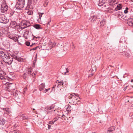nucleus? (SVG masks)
<instances>
[{"label":"nucleus","instance_id":"20","mask_svg":"<svg viewBox=\"0 0 133 133\" xmlns=\"http://www.w3.org/2000/svg\"><path fill=\"white\" fill-rule=\"evenodd\" d=\"M122 8V4H119L117 5L116 7L115 8V10L116 11H117L121 9Z\"/></svg>","mask_w":133,"mask_h":133},{"label":"nucleus","instance_id":"9","mask_svg":"<svg viewBox=\"0 0 133 133\" xmlns=\"http://www.w3.org/2000/svg\"><path fill=\"white\" fill-rule=\"evenodd\" d=\"M61 72L63 75H66V73L68 72L69 69L67 68L62 67L60 69Z\"/></svg>","mask_w":133,"mask_h":133},{"label":"nucleus","instance_id":"22","mask_svg":"<svg viewBox=\"0 0 133 133\" xmlns=\"http://www.w3.org/2000/svg\"><path fill=\"white\" fill-rule=\"evenodd\" d=\"M5 122V120L4 118H3L0 120V126L3 125Z\"/></svg>","mask_w":133,"mask_h":133},{"label":"nucleus","instance_id":"44","mask_svg":"<svg viewBox=\"0 0 133 133\" xmlns=\"http://www.w3.org/2000/svg\"><path fill=\"white\" fill-rule=\"evenodd\" d=\"M12 133H19V132L17 130H14L12 131Z\"/></svg>","mask_w":133,"mask_h":133},{"label":"nucleus","instance_id":"8","mask_svg":"<svg viewBox=\"0 0 133 133\" xmlns=\"http://www.w3.org/2000/svg\"><path fill=\"white\" fill-rule=\"evenodd\" d=\"M97 18V16L94 14H91L89 19V21L91 23L95 21Z\"/></svg>","mask_w":133,"mask_h":133},{"label":"nucleus","instance_id":"13","mask_svg":"<svg viewBox=\"0 0 133 133\" xmlns=\"http://www.w3.org/2000/svg\"><path fill=\"white\" fill-rule=\"evenodd\" d=\"M107 0H99V3L98 4L99 6H102L103 4H105Z\"/></svg>","mask_w":133,"mask_h":133},{"label":"nucleus","instance_id":"55","mask_svg":"<svg viewBox=\"0 0 133 133\" xmlns=\"http://www.w3.org/2000/svg\"><path fill=\"white\" fill-rule=\"evenodd\" d=\"M29 26V25H28V26H24V27H23V29H25V28H27V27H28V26Z\"/></svg>","mask_w":133,"mask_h":133},{"label":"nucleus","instance_id":"40","mask_svg":"<svg viewBox=\"0 0 133 133\" xmlns=\"http://www.w3.org/2000/svg\"><path fill=\"white\" fill-rule=\"evenodd\" d=\"M17 64L16 63H15V65H12L11 66L12 67V68H15L16 67V66H17Z\"/></svg>","mask_w":133,"mask_h":133},{"label":"nucleus","instance_id":"28","mask_svg":"<svg viewBox=\"0 0 133 133\" xmlns=\"http://www.w3.org/2000/svg\"><path fill=\"white\" fill-rule=\"evenodd\" d=\"M34 27L36 29H41L40 25L39 24H35L34 25Z\"/></svg>","mask_w":133,"mask_h":133},{"label":"nucleus","instance_id":"50","mask_svg":"<svg viewBox=\"0 0 133 133\" xmlns=\"http://www.w3.org/2000/svg\"><path fill=\"white\" fill-rule=\"evenodd\" d=\"M3 33L2 32L0 31V38L1 37V36L3 35Z\"/></svg>","mask_w":133,"mask_h":133},{"label":"nucleus","instance_id":"56","mask_svg":"<svg viewBox=\"0 0 133 133\" xmlns=\"http://www.w3.org/2000/svg\"><path fill=\"white\" fill-rule=\"evenodd\" d=\"M35 44V43H32V44L31 45H30V47H31V46H32V45H33L34 44Z\"/></svg>","mask_w":133,"mask_h":133},{"label":"nucleus","instance_id":"53","mask_svg":"<svg viewBox=\"0 0 133 133\" xmlns=\"http://www.w3.org/2000/svg\"><path fill=\"white\" fill-rule=\"evenodd\" d=\"M93 69H91L90 70H89V71H90V72H92L93 71Z\"/></svg>","mask_w":133,"mask_h":133},{"label":"nucleus","instance_id":"21","mask_svg":"<svg viewBox=\"0 0 133 133\" xmlns=\"http://www.w3.org/2000/svg\"><path fill=\"white\" fill-rule=\"evenodd\" d=\"M56 82L57 84H58L57 85V87H58V86L59 85H63V81H59V80H57L56 81Z\"/></svg>","mask_w":133,"mask_h":133},{"label":"nucleus","instance_id":"29","mask_svg":"<svg viewBox=\"0 0 133 133\" xmlns=\"http://www.w3.org/2000/svg\"><path fill=\"white\" fill-rule=\"evenodd\" d=\"M10 39H13L14 40L15 42H17L18 41V39H17V38L16 37H10Z\"/></svg>","mask_w":133,"mask_h":133},{"label":"nucleus","instance_id":"10","mask_svg":"<svg viewBox=\"0 0 133 133\" xmlns=\"http://www.w3.org/2000/svg\"><path fill=\"white\" fill-rule=\"evenodd\" d=\"M68 98L70 100H73L75 99L76 97V96L75 94L73 93L71 94H69L68 95Z\"/></svg>","mask_w":133,"mask_h":133},{"label":"nucleus","instance_id":"61","mask_svg":"<svg viewBox=\"0 0 133 133\" xmlns=\"http://www.w3.org/2000/svg\"><path fill=\"white\" fill-rule=\"evenodd\" d=\"M1 109H2L3 110H5V108H1Z\"/></svg>","mask_w":133,"mask_h":133},{"label":"nucleus","instance_id":"64","mask_svg":"<svg viewBox=\"0 0 133 133\" xmlns=\"http://www.w3.org/2000/svg\"><path fill=\"white\" fill-rule=\"evenodd\" d=\"M41 13V15H42L43 14H44V13Z\"/></svg>","mask_w":133,"mask_h":133},{"label":"nucleus","instance_id":"46","mask_svg":"<svg viewBox=\"0 0 133 133\" xmlns=\"http://www.w3.org/2000/svg\"><path fill=\"white\" fill-rule=\"evenodd\" d=\"M49 124H54V123L52 121L49 122Z\"/></svg>","mask_w":133,"mask_h":133},{"label":"nucleus","instance_id":"35","mask_svg":"<svg viewBox=\"0 0 133 133\" xmlns=\"http://www.w3.org/2000/svg\"><path fill=\"white\" fill-rule=\"evenodd\" d=\"M29 21H26L25 22H24V23H22L21 25L22 26H23L24 25H25L26 26H27V23H29Z\"/></svg>","mask_w":133,"mask_h":133},{"label":"nucleus","instance_id":"62","mask_svg":"<svg viewBox=\"0 0 133 133\" xmlns=\"http://www.w3.org/2000/svg\"><path fill=\"white\" fill-rule=\"evenodd\" d=\"M7 114V113L6 112H4V114Z\"/></svg>","mask_w":133,"mask_h":133},{"label":"nucleus","instance_id":"25","mask_svg":"<svg viewBox=\"0 0 133 133\" xmlns=\"http://www.w3.org/2000/svg\"><path fill=\"white\" fill-rule=\"evenodd\" d=\"M108 2L110 3V4L111 5H114L115 4H117V2L115 3L116 0H108Z\"/></svg>","mask_w":133,"mask_h":133},{"label":"nucleus","instance_id":"33","mask_svg":"<svg viewBox=\"0 0 133 133\" xmlns=\"http://www.w3.org/2000/svg\"><path fill=\"white\" fill-rule=\"evenodd\" d=\"M50 89V88H49L47 89H44L43 90V92L44 93H46V92H47L48 91V90H49Z\"/></svg>","mask_w":133,"mask_h":133},{"label":"nucleus","instance_id":"26","mask_svg":"<svg viewBox=\"0 0 133 133\" xmlns=\"http://www.w3.org/2000/svg\"><path fill=\"white\" fill-rule=\"evenodd\" d=\"M54 43V42L52 43L51 41H50L49 42V44L50 45H51L50 47H53L55 46V45Z\"/></svg>","mask_w":133,"mask_h":133},{"label":"nucleus","instance_id":"16","mask_svg":"<svg viewBox=\"0 0 133 133\" xmlns=\"http://www.w3.org/2000/svg\"><path fill=\"white\" fill-rule=\"evenodd\" d=\"M123 56L127 58H129L130 57V54L128 52H124L123 54Z\"/></svg>","mask_w":133,"mask_h":133},{"label":"nucleus","instance_id":"58","mask_svg":"<svg viewBox=\"0 0 133 133\" xmlns=\"http://www.w3.org/2000/svg\"><path fill=\"white\" fill-rule=\"evenodd\" d=\"M55 88V86H53V87H52V90H53L54 89V91H55V89H54Z\"/></svg>","mask_w":133,"mask_h":133},{"label":"nucleus","instance_id":"3","mask_svg":"<svg viewBox=\"0 0 133 133\" xmlns=\"http://www.w3.org/2000/svg\"><path fill=\"white\" fill-rule=\"evenodd\" d=\"M25 4V0H17L15 5L16 9L21 10L23 8Z\"/></svg>","mask_w":133,"mask_h":133},{"label":"nucleus","instance_id":"5","mask_svg":"<svg viewBox=\"0 0 133 133\" xmlns=\"http://www.w3.org/2000/svg\"><path fill=\"white\" fill-rule=\"evenodd\" d=\"M9 21V19L4 15H0V22L6 24Z\"/></svg>","mask_w":133,"mask_h":133},{"label":"nucleus","instance_id":"59","mask_svg":"<svg viewBox=\"0 0 133 133\" xmlns=\"http://www.w3.org/2000/svg\"><path fill=\"white\" fill-rule=\"evenodd\" d=\"M127 86H126V87H125L124 89V91H125L126 89H127Z\"/></svg>","mask_w":133,"mask_h":133},{"label":"nucleus","instance_id":"2","mask_svg":"<svg viewBox=\"0 0 133 133\" xmlns=\"http://www.w3.org/2000/svg\"><path fill=\"white\" fill-rule=\"evenodd\" d=\"M24 74L23 75V77L24 79H26V78H28L29 76L34 77L36 75V72L33 71V69L32 68H27L24 71Z\"/></svg>","mask_w":133,"mask_h":133},{"label":"nucleus","instance_id":"31","mask_svg":"<svg viewBox=\"0 0 133 133\" xmlns=\"http://www.w3.org/2000/svg\"><path fill=\"white\" fill-rule=\"evenodd\" d=\"M66 110L67 111H70L71 110V106L70 105H69L66 108Z\"/></svg>","mask_w":133,"mask_h":133},{"label":"nucleus","instance_id":"49","mask_svg":"<svg viewBox=\"0 0 133 133\" xmlns=\"http://www.w3.org/2000/svg\"><path fill=\"white\" fill-rule=\"evenodd\" d=\"M93 75L94 74L93 73L89 75V76L90 77H91L93 76Z\"/></svg>","mask_w":133,"mask_h":133},{"label":"nucleus","instance_id":"47","mask_svg":"<svg viewBox=\"0 0 133 133\" xmlns=\"http://www.w3.org/2000/svg\"><path fill=\"white\" fill-rule=\"evenodd\" d=\"M108 5L105 4V5H104L103 7H104V8H105L108 7Z\"/></svg>","mask_w":133,"mask_h":133},{"label":"nucleus","instance_id":"60","mask_svg":"<svg viewBox=\"0 0 133 133\" xmlns=\"http://www.w3.org/2000/svg\"><path fill=\"white\" fill-rule=\"evenodd\" d=\"M28 24H27V26L28 25H29V26L30 25V24L29 23H28Z\"/></svg>","mask_w":133,"mask_h":133},{"label":"nucleus","instance_id":"17","mask_svg":"<svg viewBox=\"0 0 133 133\" xmlns=\"http://www.w3.org/2000/svg\"><path fill=\"white\" fill-rule=\"evenodd\" d=\"M29 32V31L28 30H26L25 31L24 33L23 36L26 39H28L27 36Z\"/></svg>","mask_w":133,"mask_h":133},{"label":"nucleus","instance_id":"63","mask_svg":"<svg viewBox=\"0 0 133 133\" xmlns=\"http://www.w3.org/2000/svg\"><path fill=\"white\" fill-rule=\"evenodd\" d=\"M131 82H133V79H131Z\"/></svg>","mask_w":133,"mask_h":133},{"label":"nucleus","instance_id":"51","mask_svg":"<svg viewBox=\"0 0 133 133\" xmlns=\"http://www.w3.org/2000/svg\"><path fill=\"white\" fill-rule=\"evenodd\" d=\"M50 22H51V20L50 19H49V21L48 22V23H47V25L49 24L50 23Z\"/></svg>","mask_w":133,"mask_h":133},{"label":"nucleus","instance_id":"12","mask_svg":"<svg viewBox=\"0 0 133 133\" xmlns=\"http://www.w3.org/2000/svg\"><path fill=\"white\" fill-rule=\"evenodd\" d=\"M127 24L130 26H133V19L132 18H129L127 22Z\"/></svg>","mask_w":133,"mask_h":133},{"label":"nucleus","instance_id":"19","mask_svg":"<svg viewBox=\"0 0 133 133\" xmlns=\"http://www.w3.org/2000/svg\"><path fill=\"white\" fill-rule=\"evenodd\" d=\"M106 20L105 19H103L100 22V24L101 27H102L105 24Z\"/></svg>","mask_w":133,"mask_h":133},{"label":"nucleus","instance_id":"11","mask_svg":"<svg viewBox=\"0 0 133 133\" xmlns=\"http://www.w3.org/2000/svg\"><path fill=\"white\" fill-rule=\"evenodd\" d=\"M117 15L119 19L121 20L124 19L125 17H124L123 13V12H121L120 11L118 12V13L117 14Z\"/></svg>","mask_w":133,"mask_h":133},{"label":"nucleus","instance_id":"18","mask_svg":"<svg viewBox=\"0 0 133 133\" xmlns=\"http://www.w3.org/2000/svg\"><path fill=\"white\" fill-rule=\"evenodd\" d=\"M45 87V85L44 83H42L41 84L39 87V90L40 91L43 90L44 89Z\"/></svg>","mask_w":133,"mask_h":133},{"label":"nucleus","instance_id":"7","mask_svg":"<svg viewBox=\"0 0 133 133\" xmlns=\"http://www.w3.org/2000/svg\"><path fill=\"white\" fill-rule=\"evenodd\" d=\"M79 99L80 98L76 96V97L75 99L70 100L69 103L73 105H76V104H78L79 103Z\"/></svg>","mask_w":133,"mask_h":133},{"label":"nucleus","instance_id":"30","mask_svg":"<svg viewBox=\"0 0 133 133\" xmlns=\"http://www.w3.org/2000/svg\"><path fill=\"white\" fill-rule=\"evenodd\" d=\"M48 3V0H45V1L43 3V6L44 7H46L47 6Z\"/></svg>","mask_w":133,"mask_h":133},{"label":"nucleus","instance_id":"32","mask_svg":"<svg viewBox=\"0 0 133 133\" xmlns=\"http://www.w3.org/2000/svg\"><path fill=\"white\" fill-rule=\"evenodd\" d=\"M59 117H56L55 118H54L52 120L53 122L54 123L56 121H57Z\"/></svg>","mask_w":133,"mask_h":133},{"label":"nucleus","instance_id":"15","mask_svg":"<svg viewBox=\"0 0 133 133\" xmlns=\"http://www.w3.org/2000/svg\"><path fill=\"white\" fill-rule=\"evenodd\" d=\"M0 78L2 80H4L6 79H8V78L7 77H5L4 75H3V74L0 73Z\"/></svg>","mask_w":133,"mask_h":133},{"label":"nucleus","instance_id":"39","mask_svg":"<svg viewBox=\"0 0 133 133\" xmlns=\"http://www.w3.org/2000/svg\"><path fill=\"white\" fill-rule=\"evenodd\" d=\"M27 13L28 15H30L32 14L33 12L31 11H29L27 12Z\"/></svg>","mask_w":133,"mask_h":133},{"label":"nucleus","instance_id":"52","mask_svg":"<svg viewBox=\"0 0 133 133\" xmlns=\"http://www.w3.org/2000/svg\"><path fill=\"white\" fill-rule=\"evenodd\" d=\"M0 73H1V74H3V75H5L4 72L3 71H0Z\"/></svg>","mask_w":133,"mask_h":133},{"label":"nucleus","instance_id":"42","mask_svg":"<svg viewBox=\"0 0 133 133\" xmlns=\"http://www.w3.org/2000/svg\"><path fill=\"white\" fill-rule=\"evenodd\" d=\"M112 131L111 129H109V130L108 131V133H112Z\"/></svg>","mask_w":133,"mask_h":133},{"label":"nucleus","instance_id":"4","mask_svg":"<svg viewBox=\"0 0 133 133\" xmlns=\"http://www.w3.org/2000/svg\"><path fill=\"white\" fill-rule=\"evenodd\" d=\"M54 106L52 105L50 106H47L44 109H45L46 110H47V114L50 115L52 116L54 115L55 111V110H54Z\"/></svg>","mask_w":133,"mask_h":133},{"label":"nucleus","instance_id":"45","mask_svg":"<svg viewBox=\"0 0 133 133\" xmlns=\"http://www.w3.org/2000/svg\"><path fill=\"white\" fill-rule=\"evenodd\" d=\"M38 14H39V19H41V17H42V15H41V13L38 12Z\"/></svg>","mask_w":133,"mask_h":133},{"label":"nucleus","instance_id":"1","mask_svg":"<svg viewBox=\"0 0 133 133\" xmlns=\"http://www.w3.org/2000/svg\"><path fill=\"white\" fill-rule=\"evenodd\" d=\"M18 52H14L11 54L8 52H4L0 49V56L3 59L5 63L9 65H10L14 60V59L19 62L21 61L22 59L18 56Z\"/></svg>","mask_w":133,"mask_h":133},{"label":"nucleus","instance_id":"36","mask_svg":"<svg viewBox=\"0 0 133 133\" xmlns=\"http://www.w3.org/2000/svg\"><path fill=\"white\" fill-rule=\"evenodd\" d=\"M110 129H111L112 131H114L115 130V127L114 126L111 127Z\"/></svg>","mask_w":133,"mask_h":133},{"label":"nucleus","instance_id":"34","mask_svg":"<svg viewBox=\"0 0 133 133\" xmlns=\"http://www.w3.org/2000/svg\"><path fill=\"white\" fill-rule=\"evenodd\" d=\"M128 7H126L125 8V10L124 11V13L125 14H127L128 12Z\"/></svg>","mask_w":133,"mask_h":133},{"label":"nucleus","instance_id":"6","mask_svg":"<svg viewBox=\"0 0 133 133\" xmlns=\"http://www.w3.org/2000/svg\"><path fill=\"white\" fill-rule=\"evenodd\" d=\"M8 9V6L6 4H3L1 5V12L3 13L7 11Z\"/></svg>","mask_w":133,"mask_h":133},{"label":"nucleus","instance_id":"57","mask_svg":"<svg viewBox=\"0 0 133 133\" xmlns=\"http://www.w3.org/2000/svg\"><path fill=\"white\" fill-rule=\"evenodd\" d=\"M48 129H49L50 128L51 126H50V125H48Z\"/></svg>","mask_w":133,"mask_h":133},{"label":"nucleus","instance_id":"54","mask_svg":"<svg viewBox=\"0 0 133 133\" xmlns=\"http://www.w3.org/2000/svg\"><path fill=\"white\" fill-rule=\"evenodd\" d=\"M131 10L133 12V6H131Z\"/></svg>","mask_w":133,"mask_h":133},{"label":"nucleus","instance_id":"41","mask_svg":"<svg viewBox=\"0 0 133 133\" xmlns=\"http://www.w3.org/2000/svg\"><path fill=\"white\" fill-rule=\"evenodd\" d=\"M28 119V117H26L25 116H23L22 117V119L23 120L26 119Z\"/></svg>","mask_w":133,"mask_h":133},{"label":"nucleus","instance_id":"14","mask_svg":"<svg viewBox=\"0 0 133 133\" xmlns=\"http://www.w3.org/2000/svg\"><path fill=\"white\" fill-rule=\"evenodd\" d=\"M33 0H28L27 5L26 9H29L30 8V5L32 4Z\"/></svg>","mask_w":133,"mask_h":133},{"label":"nucleus","instance_id":"38","mask_svg":"<svg viewBox=\"0 0 133 133\" xmlns=\"http://www.w3.org/2000/svg\"><path fill=\"white\" fill-rule=\"evenodd\" d=\"M25 44H26V45L28 46H30V42H29L26 41L25 42Z\"/></svg>","mask_w":133,"mask_h":133},{"label":"nucleus","instance_id":"24","mask_svg":"<svg viewBox=\"0 0 133 133\" xmlns=\"http://www.w3.org/2000/svg\"><path fill=\"white\" fill-rule=\"evenodd\" d=\"M119 42L121 43L122 44L125 43L126 42L125 38L124 37H122L120 38Z\"/></svg>","mask_w":133,"mask_h":133},{"label":"nucleus","instance_id":"48","mask_svg":"<svg viewBox=\"0 0 133 133\" xmlns=\"http://www.w3.org/2000/svg\"><path fill=\"white\" fill-rule=\"evenodd\" d=\"M32 36H33V38L32 39V40H34L35 38H37L38 37H36L35 36H34L33 35H32Z\"/></svg>","mask_w":133,"mask_h":133},{"label":"nucleus","instance_id":"43","mask_svg":"<svg viewBox=\"0 0 133 133\" xmlns=\"http://www.w3.org/2000/svg\"><path fill=\"white\" fill-rule=\"evenodd\" d=\"M38 47V46H37V47H36L33 48H32V49H30V50L31 51V50H36L37 49V48Z\"/></svg>","mask_w":133,"mask_h":133},{"label":"nucleus","instance_id":"37","mask_svg":"<svg viewBox=\"0 0 133 133\" xmlns=\"http://www.w3.org/2000/svg\"><path fill=\"white\" fill-rule=\"evenodd\" d=\"M4 111L5 112H6L7 113V114H8V115H9V114H10V111L8 110H7L6 108H5V110H4Z\"/></svg>","mask_w":133,"mask_h":133},{"label":"nucleus","instance_id":"27","mask_svg":"<svg viewBox=\"0 0 133 133\" xmlns=\"http://www.w3.org/2000/svg\"><path fill=\"white\" fill-rule=\"evenodd\" d=\"M107 9V11L110 13H111L113 12V10L111 8H108Z\"/></svg>","mask_w":133,"mask_h":133},{"label":"nucleus","instance_id":"23","mask_svg":"<svg viewBox=\"0 0 133 133\" xmlns=\"http://www.w3.org/2000/svg\"><path fill=\"white\" fill-rule=\"evenodd\" d=\"M17 23L15 21H12L11 22L10 24V26L12 27H16L17 25Z\"/></svg>","mask_w":133,"mask_h":133}]
</instances>
